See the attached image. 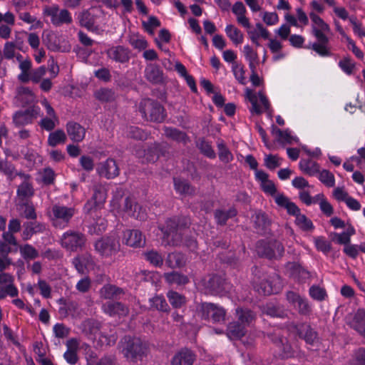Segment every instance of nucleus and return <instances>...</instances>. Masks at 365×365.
<instances>
[{
    "instance_id": "nucleus-1",
    "label": "nucleus",
    "mask_w": 365,
    "mask_h": 365,
    "mask_svg": "<svg viewBox=\"0 0 365 365\" xmlns=\"http://www.w3.org/2000/svg\"><path fill=\"white\" fill-rule=\"evenodd\" d=\"M190 219L185 216H173L167 219L164 225L158 228L163 234V241L170 246L185 245L189 247H195L197 242L192 238L185 240L184 236L189 229Z\"/></svg>"
},
{
    "instance_id": "nucleus-2",
    "label": "nucleus",
    "mask_w": 365,
    "mask_h": 365,
    "mask_svg": "<svg viewBox=\"0 0 365 365\" xmlns=\"http://www.w3.org/2000/svg\"><path fill=\"white\" fill-rule=\"evenodd\" d=\"M309 17L313 22L312 34L316 38L317 41L306 48L313 50L321 57L331 56L332 53L329 46V38L325 34L326 32H329V26L314 12H311Z\"/></svg>"
},
{
    "instance_id": "nucleus-3",
    "label": "nucleus",
    "mask_w": 365,
    "mask_h": 365,
    "mask_svg": "<svg viewBox=\"0 0 365 365\" xmlns=\"http://www.w3.org/2000/svg\"><path fill=\"white\" fill-rule=\"evenodd\" d=\"M121 352L127 360L136 363L147 357L150 344L139 337L125 336L121 340Z\"/></svg>"
},
{
    "instance_id": "nucleus-4",
    "label": "nucleus",
    "mask_w": 365,
    "mask_h": 365,
    "mask_svg": "<svg viewBox=\"0 0 365 365\" xmlns=\"http://www.w3.org/2000/svg\"><path fill=\"white\" fill-rule=\"evenodd\" d=\"M252 272L255 274L254 287L259 294L271 295L278 294L282 290V278L276 272L262 273L257 277V273L259 274L260 271L257 266L252 268Z\"/></svg>"
},
{
    "instance_id": "nucleus-5",
    "label": "nucleus",
    "mask_w": 365,
    "mask_h": 365,
    "mask_svg": "<svg viewBox=\"0 0 365 365\" xmlns=\"http://www.w3.org/2000/svg\"><path fill=\"white\" fill-rule=\"evenodd\" d=\"M138 110L146 120L154 123H162L167 117L163 106L156 100L144 98L139 103Z\"/></svg>"
},
{
    "instance_id": "nucleus-6",
    "label": "nucleus",
    "mask_w": 365,
    "mask_h": 365,
    "mask_svg": "<svg viewBox=\"0 0 365 365\" xmlns=\"http://www.w3.org/2000/svg\"><path fill=\"white\" fill-rule=\"evenodd\" d=\"M198 284L205 294L212 296L222 294L227 292L230 288L224 275L214 273L203 277Z\"/></svg>"
},
{
    "instance_id": "nucleus-7",
    "label": "nucleus",
    "mask_w": 365,
    "mask_h": 365,
    "mask_svg": "<svg viewBox=\"0 0 365 365\" xmlns=\"http://www.w3.org/2000/svg\"><path fill=\"white\" fill-rule=\"evenodd\" d=\"M256 250L260 257L267 259H280L284 253L283 244L275 239L260 240L256 244Z\"/></svg>"
},
{
    "instance_id": "nucleus-8",
    "label": "nucleus",
    "mask_w": 365,
    "mask_h": 365,
    "mask_svg": "<svg viewBox=\"0 0 365 365\" xmlns=\"http://www.w3.org/2000/svg\"><path fill=\"white\" fill-rule=\"evenodd\" d=\"M197 315L203 320L213 323H220L225 321L226 311L216 304L202 302L197 307Z\"/></svg>"
},
{
    "instance_id": "nucleus-9",
    "label": "nucleus",
    "mask_w": 365,
    "mask_h": 365,
    "mask_svg": "<svg viewBox=\"0 0 365 365\" xmlns=\"http://www.w3.org/2000/svg\"><path fill=\"white\" fill-rule=\"evenodd\" d=\"M87 239L85 234L76 230H68L61 238L62 247L69 252L81 251L86 245Z\"/></svg>"
},
{
    "instance_id": "nucleus-10",
    "label": "nucleus",
    "mask_w": 365,
    "mask_h": 365,
    "mask_svg": "<svg viewBox=\"0 0 365 365\" xmlns=\"http://www.w3.org/2000/svg\"><path fill=\"white\" fill-rule=\"evenodd\" d=\"M43 14L50 17L51 24L56 27L73 22L71 12L66 9L60 10L57 4L45 6L43 9Z\"/></svg>"
},
{
    "instance_id": "nucleus-11",
    "label": "nucleus",
    "mask_w": 365,
    "mask_h": 365,
    "mask_svg": "<svg viewBox=\"0 0 365 365\" xmlns=\"http://www.w3.org/2000/svg\"><path fill=\"white\" fill-rule=\"evenodd\" d=\"M95 250L103 257L116 255L120 248L119 240L114 236L103 237L94 243Z\"/></svg>"
},
{
    "instance_id": "nucleus-12",
    "label": "nucleus",
    "mask_w": 365,
    "mask_h": 365,
    "mask_svg": "<svg viewBox=\"0 0 365 365\" xmlns=\"http://www.w3.org/2000/svg\"><path fill=\"white\" fill-rule=\"evenodd\" d=\"M290 327L299 339L304 340L306 344L314 346L318 343V333L309 323L292 322Z\"/></svg>"
},
{
    "instance_id": "nucleus-13",
    "label": "nucleus",
    "mask_w": 365,
    "mask_h": 365,
    "mask_svg": "<svg viewBox=\"0 0 365 365\" xmlns=\"http://www.w3.org/2000/svg\"><path fill=\"white\" fill-rule=\"evenodd\" d=\"M285 296L288 303L297 311L299 315L309 317L312 314V307L305 297L294 291H287Z\"/></svg>"
},
{
    "instance_id": "nucleus-14",
    "label": "nucleus",
    "mask_w": 365,
    "mask_h": 365,
    "mask_svg": "<svg viewBox=\"0 0 365 365\" xmlns=\"http://www.w3.org/2000/svg\"><path fill=\"white\" fill-rule=\"evenodd\" d=\"M53 225L65 227L74 215V209L63 205H54L52 207Z\"/></svg>"
},
{
    "instance_id": "nucleus-15",
    "label": "nucleus",
    "mask_w": 365,
    "mask_h": 365,
    "mask_svg": "<svg viewBox=\"0 0 365 365\" xmlns=\"http://www.w3.org/2000/svg\"><path fill=\"white\" fill-rule=\"evenodd\" d=\"M96 170L101 177H103L108 180L113 179L120 174V168L116 160L111 158L101 162Z\"/></svg>"
},
{
    "instance_id": "nucleus-16",
    "label": "nucleus",
    "mask_w": 365,
    "mask_h": 365,
    "mask_svg": "<svg viewBox=\"0 0 365 365\" xmlns=\"http://www.w3.org/2000/svg\"><path fill=\"white\" fill-rule=\"evenodd\" d=\"M254 227L257 234L264 235L271 231V220L262 210L257 211L252 216Z\"/></svg>"
},
{
    "instance_id": "nucleus-17",
    "label": "nucleus",
    "mask_w": 365,
    "mask_h": 365,
    "mask_svg": "<svg viewBox=\"0 0 365 365\" xmlns=\"http://www.w3.org/2000/svg\"><path fill=\"white\" fill-rule=\"evenodd\" d=\"M38 110V108L29 107L24 110H19L13 115V123L16 127L30 124L36 117Z\"/></svg>"
},
{
    "instance_id": "nucleus-18",
    "label": "nucleus",
    "mask_w": 365,
    "mask_h": 365,
    "mask_svg": "<svg viewBox=\"0 0 365 365\" xmlns=\"http://www.w3.org/2000/svg\"><path fill=\"white\" fill-rule=\"evenodd\" d=\"M197 356L195 353L188 349L182 348L178 350L171 359L172 365H193Z\"/></svg>"
},
{
    "instance_id": "nucleus-19",
    "label": "nucleus",
    "mask_w": 365,
    "mask_h": 365,
    "mask_svg": "<svg viewBox=\"0 0 365 365\" xmlns=\"http://www.w3.org/2000/svg\"><path fill=\"white\" fill-rule=\"evenodd\" d=\"M123 240L132 247H141L145 243V237L139 230H126L123 232Z\"/></svg>"
},
{
    "instance_id": "nucleus-20",
    "label": "nucleus",
    "mask_w": 365,
    "mask_h": 365,
    "mask_svg": "<svg viewBox=\"0 0 365 365\" xmlns=\"http://www.w3.org/2000/svg\"><path fill=\"white\" fill-rule=\"evenodd\" d=\"M18 242L12 233L4 231L2 233V239L0 240V253L4 256H7L13 251H16Z\"/></svg>"
},
{
    "instance_id": "nucleus-21",
    "label": "nucleus",
    "mask_w": 365,
    "mask_h": 365,
    "mask_svg": "<svg viewBox=\"0 0 365 365\" xmlns=\"http://www.w3.org/2000/svg\"><path fill=\"white\" fill-rule=\"evenodd\" d=\"M125 209L129 215L136 220L143 221L147 217L145 209L129 197L125 200Z\"/></svg>"
},
{
    "instance_id": "nucleus-22",
    "label": "nucleus",
    "mask_w": 365,
    "mask_h": 365,
    "mask_svg": "<svg viewBox=\"0 0 365 365\" xmlns=\"http://www.w3.org/2000/svg\"><path fill=\"white\" fill-rule=\"evenodd\" d=\"M107 55L111 60L120 63H125L130 60V51L123 46L111 47L107 51Z\"/></svg>"
},
{
    "instance_id": "nucleus-23",
    "label": "nucleus",
    "mask_w": 365,
    "mask_h": 365,
    "mask_svg": "<svg viewBox=\"0 0 365 365\" xmlns=\"http://www.w3.org/2000/svg\"><path fill=\"white\" fill-rule=\"evenodd\" d=\"M45 230L43 223L35 220L27 221L23 224V232L21 237L23 240H30L32 236L37 233H41Z\"/></svg>"
},
{
    "instance_id": "nucleus-24",
    "label": "nucleus",
    "mask_w": 365,
    "mask_h": 365,
    "mask_svg": "<svg viewBox=\"0 0 365 365\" xmlns=\"http://www.w3.org/2000/svg\"><path fill=\"white\" fill-rule=\"evenodd\" d=\"M145 78L153 84H160L163 81V71L155 63L148 64L144 71Z\"/></svg>"
},
{
    "instance_id": "nucleus-25",
    "label": "nucleus",
    "mask_w": 365,
    "mask_h": 365,
    "mask_svg": "<svg viewBox=\"0 0 365 365\" xmlns=\"http://www.w3.org/2000/svg\"><path fill=\"white\" fill-rule=\"evenodd\" d=\"M287 267L290 277L300 283L304 282L310 277L309 272L297 262H289Z\"/></svg>"
},
{
    "instance_id": "nucleus-26",
    "label": "nucleus",
    "mask_w": 365,
    "mask_h": 365,
    "mask_svg": "<svg viewBox=\"0 0 365 365\" xmlns=\"http://www.w3.org/2000/svg\"><path fill=\"white\" fill-rule=\"evenodd\" d=\"M275 202L280 207L284 208L288 215L294 216L295 218L301 214L300 209L293 202L290 201L289 197L283 194H279L275 197Z\"/></svg>"
},
{
    "instance_id": "nucleus-27",
    "label": "nucleus",
    "mask_w": 365,
    "mask_h": 365,
    "mask_svg": "<svg viewBox=\"0 0 365 365\" xmlns=\"http://www.w3.org/2000/svg\"><path fill=\"white\" fill-rule=\"evenodd\" d=\"M66 131L71 140L76 143L81 142L86 135V129L84 127L73 121L67 123Z\"/></svg>"
},
{
    "instance_id": "nucleus-28",
    "label": "nucleus",
    "mask_w": 365,
    "mask_h": 365,
    "mask_svg": "<svg viewBox=\"0 0 365 365\" xmlns=\"http://www.w3.org/2000/svg\"><path fill=\"white\" fill-rule=\"evenodd\" d=\"M93 260L91 254L86 252L78 255L72 259V264L81 274H84L88 267L93 265Z\"/></svg>"
},
{
    "instance_id": "nucleus-29",
    "label": "nucleus",
    "mask_w": 365,
    "mask_h": 365,
    "mask_svg": "<svg viewBox=\"0 0 365 365\" xmlns=\"http://www.w3.org/2000/svg\"><path fill=\"white\" fill-rule=\"evenodd\" d=\"M175 192L182 196H192L195 194V187L187 180L180 178H173Z\"/></svg>"
},
{
    "instance_id": "nucleus-30",
    "label": "nucleus",
    "mask_w": 365,
    "mask_h": 365,
    "mask_svg": "<svg viewBox=\"0 0 365 365\" xmlns=\"http://www.w3.org/2000/svg\"><path fill=\"white\" fill-rule=\"evenodd\" d=\"M237 210L232 206L227 210L222 209H216L214 212V219L217 225H226L228 220L232 219L237 215Z\"/></svg>"
},
{
    "instance_id": "nucleus-31",
    "label": "nucleus",
    "mask_w": 365,
    "mask_h": 365,
    "mask_svg": "<svg viewBox=\"0 0 365 365\" xmlns=\"http://www.w3.org/2000/svg\"><path fill=\"white\" fill-rule=\"evenodd\" d=\"M103 309L106 314L110 316H125L127 314L128 308L121 302H108L103 305Z\"/></svg>"
},
{
    "instance_id": "nucleus-32",
    "label": "nucleus",
    "mask_w": 365,
    "mask_h": 365,
    "mask_svg": "<svg viewBox=\"0 0 365 365\" xmlns=\"http://www.w3.org/2000/svg\"><path fill=\"white\" fill-rule=\"evenodd\" d=\"M165 264L170 268H180L185 265L186 257L182 252H174L169 253L166 259Z\"/></svg>"
},
{
    "instance_id": "nucleus-33",
    "label": "nucleus",
    "mask_w": 365,
    "mask_h": 365,
    "mask_svg": "<svg viewBox=\"0 0 365 365\" xmlns=\"http://www.w3.org/2000/svg\"><path fill=\"white\" fill-rule=\"evenodd\" d=\"M124 294L123 289L113 284H106L100 290L101 297L107 299H117Z\"/></svg>"
},
{
    "instance_id": "nucleus-34",
    "label": "nucleus",
    "mask_w": 365,
    "mask_h": 365,
    "mask_svg": "<svg viewBox=\"0 0 365 365\" xmlns=\"http://www.w3.org/2000/svg\"><path fill=\"white\" fill-rule=\"evenodd\" d=\"M246 328L239 322H231L227 327V336L232 339H240L245 335Z\"/></svg>"
},
{
    "instance_id": "nucleus-35",
    "label": "nucleus",
    "mask_w": 365,
    "mask_h": 365,
    "mask_svg": "<svg viewBox=\"0 0 365 365\" xmlns=\"http://www.w3.org/2000/svg\"><path fill=\"white\" fill-rule=\"evenodd\" d=\"M351 327L365 338V311L359 309L351 323Z\"/></svg>"
},
{
    "instance_id": "nucleus-36",
    "label": "nucleus",
    "mask_w": 365,
    "mask_h": 365,
    "mask_svg": "<svg viewBox=\"0 0 365 365\" xmlns=\"http://www.w3.org/2000/svg\"><path fill=\"white\" fill-rule=\"evenodd\" d=\"M164 278L168 284L178 286L185 285L190 282L187 275L175 271L165 273Z\"/></svg>"
},
{
    "instance_id": "nucleus-37",
    "label": "nucleus",
    "mask_w": 365,
    "mask_h": 365,
    "mask_svg": "<svg viewBox=\"0 0 365 365\" xmlns=\"http://www.w3.org/2000/svg\"><path fill=\"white\" fill-rule=\"evenodd\" d=\"M299 167L300 170L309 176H314L319 173L320 165L318 163L312 160L302 159L299 161Z\"/></svg>"
},
{
    "instance_id": "nucleus-38",
    "label": "nucleus",
    "mask_w": 365,
    "mask_h": 365,
    "mask_svg": "<svg viewBox=\"0 0 365 365\" xmlns=\"http://www.w3.org/2000/svg\"><path fill=\"white\" fill-rule=\"evenodd\" d=\"M149 304L150 309L161 312L167 313L170 309L165 298L163 295L155 294L152 298H150Z\"/></svg>"
},
{
    "instance_id": "nucleus-39",
    "label": "nucleus",
    "mask_w": 365,
    "mask_h": 365,
    "mask_svg": "<svg viewBox=\"0 0 365 365\" xmlns=\"http://www.w3.org/2000/svg\"><path fill=\"white\" fill-rule=\"evenodd\" d=\"M196 145L200 153L205 157L210 159L216 158V153L212 148L211 142L207 140L205 138H198L196 141Z\"/></svg>"
},
{
    "instance_id": "nucleus-40",
    "label": "nucleus",
    "mask_w": 365,
    "mask_h": 365,
    "mask_svg": "<svg viewBox=\"0 0 365 365\" xmlns=\"http://www.w3.org/2000/svg\"><path fill=\"white\" fill-rule=\"evenodd\" d=\"M108 227V221L102 217H97L94 219V222L88 227V232L90 235H101Z\"/></svg>"
},
{
    "instance_id": "nucleus-41",
    "label": "nucleus",
    "mask_w": 365,
    "mask_h": 365,
    "mask_svg": "<svg viewBox=\"0 0 365 365\" xmlns=\"http://www.w3.org/2000/svg\"><path fill=\"white\" fill-rule=\"evenodd\" d=\"M263 313L271 317L284 319L287 317V312L284 308L273 303L267 304L264 307Z\"/></svg>"
},
{
    "instance_id": "nucleus-42",
    "label": "nucleus",
    "mask_w": 365,
    "mask_h": 365,
    "mask_svg": "<svg viewBox=\"0 0 365 365\" xmlns=\"http://www.w3.org/2000/svg\"><path fill=\"white\" fill-rule=\"evenodd\" d=\"M225 31L229 38L235 45L241 44L244 40L243 34L241 31L232 24H228L225 29Z\"/></svg>"
},
{
    "instance_id": "nucleus-43",
    "label": "nucleus",
    "mask_w": 365,
    "mask_h": 365,
    "mask_svg": "<svg viewBox=\"0 0 365 365\" xmlns=\"http://www.w3.org/2000/svg\"><path fill=\"white\" fill-rule=\"evenodd\" d=\"M236 314L240 323L243 324L245 327H248L255 319L254 312L247 308L238 307L236 309Z\"/></svg>"
},
{
    "instance_id": "nucleus-44",
    "label": "nucleus",
    "mask_w": 365,
    "mask_h": 365,
    "mask_svg": "<svg viewBox=\"0 0 365 365\" xmlns=\"http://www.w3.org/2000/svg\"><path fill=\"white\" fill-rule=\"evenodd\" d=\"M167 297L170 304L175 309L182 307L186 303L185 297L173 290L168 292Z\"/></svg>"
},
{
    "instance_id": "nucleus-45",
    "label": "nucleus",
    "mask_w": 365,
    "mask_h": 365,
    "mask_svg": "<svg viewBox=\"0 0 365 365\" xmlns=\"http://www.w3.org/2000/svg\"><path fill=\"white\" fill-rule=\"evenodd\" d=\"M66 135L63 130L58 129L48 135V144L51 147H56L66 141Z\"/></svg>"
},
{
    "instance_id": "nucleus-46",
    "label": "nucleus",
    "mask_w": 365,
    "mask_h": 365,
    "mask_svg": "<svg viewBox=\"0 0 365 365\" xmlns=\"http://www.w3.org/2000/svg\"><path fill=\"white\" fill-rule=\"evenodd\" d=\"M164 133L167 138L177 142H184L187 138V135L185 132L175 128L165 126L164 128Z\"/></svg>"
},
{
    "instance_id": "nucleus-47",
    "label": "nucleus",
    "mask_w": 365,
    "mask_h": 365,
    "mask_svg": "<svg viewBox=\"0 0 365 365\" xmlns=\"http://www.w3.org/2000/svg\"><path fill=\"white\" fill-rule=\"evenodd\" d=\"M95 98L101 102H111L115 98V92L113 89L101 88L94 93Z\"/></svg>"
},
{
    "instance_id": "nucleus-48",
    "label": "nucleus",
    "mask_w": 365,
    "mask_h": 365,
    "mask_svg": "<svg viewBox=\"0 0 365 365\" xmlns=\"http://www.w3.org/2000/svg\"><path fill=\"white\" fill-rule=\"evenodd\" d=\"M218 155L220 160L224 163H229L234 159L232 153L223 141L217 143Z\"/></svg>"
},
{
    "instance_id": "nucleus-49",
    "label": "nucleus",
    "mask_w": 365,
    "mask_h": 365,
    "mask_svg": "<svg viewBox=\"0 0 365 365\" xmlns=\"http://www.w3.org/2000/svg\"><path fill=\"white\" fill-rule=\"evenodd\" d=\"M16 193L17 195L23 200L32 197L34 194V190L32 185L29 181L24 180L18 187Z\"/></svg>"
},
{
    "instance_id": "nucleus-50",
    "label": "nucleus",
    "mask_w": 365,
    "mask_h": 365,
    "mask_svg": "<svg viewBox=\"0 0 365 365\" xmlns=\"http://www.w3.org/2000/svg\"><path fill=\"white\" fill-rule=\"evenodd\" d=\"M79 21L81 26L85 27L88 31H93L96 29L94 17L88 11L82 12Z\"/></svg>"
},
{
    "instance_id": "nucleus-51",
    "label": "nucleus",
    "mask_w": 365,
    "mask_h": 365,
    "mask_svg": "<svg viewBox=\"0 0 365 365\" xmlns=\"http://www.w3.org/2000/svg\"><path fill=\"white\" fill-rule=\"evenodd\" d=\"M160 149L158 145L154 144L143 150L144 157L148 163L156 162L160 156Z\"/></svg>"
},
{
    "instance_id": "nucleus-52",
    "label": "nucleus",
    "mask_w": 365,
    "mask_h": 365,
    "mask_svg": "<svg viewBox=\"0 0 365 365\" xmlns=\"http://www.w3.org/2000/svg\"><path fill=\"white\" fill-rule=\"evenodd\" d=\"M127 136L138 140H145L148 138V133L139 127L130 125L127 128Z\"/></svg>"
},
{
    "instance_id": "nucleus-53",
    "label": "nucleus",
    "mask_w": 365,
    "mask_h": 365,
    "mask_svg": "<svg viewBox=\"0 0 365 365\" xmlns=\"http://www.w3.org/2000/svg\"><path fill=\"white\" fill-rule=\"evenodd\" d=\"M296 225L303 231L307 232L314 229L313 222L305 215L300 214L295 218Z\"/></svg>"
},
{
    "instance_id": "nucleus-54",
    "label": "nucleus",
    "mask_w": 365,
    "mask_h": 365,
    "mask_svg": "<svg viewBox=\"0 0 365 365\" xmlns=\"http://www.w3.org/2000/svg\"><path fill=\"white\" fill-rule=\"evenodd\" d=\"M318 179L327 187H332L335 185V178L333 173L328 170H319Z\"/></svg>"
},
{
    "instance_id": "nucleus-55",
    "label": "nucleus",
    "mask_w": 365,
    "mask_h": 365,
    "mask_svg": "<svg viewBox=\"0 0 365 365\" xmlns=\"http://www.w3.org/2000/svg\"><path fill=\"white\" fill-rule=\"evenodd\" d=\"M339 67L346 75H351L356 67V63L351 59L350 57L346 56L341 59L338 63Z\"/></svg>"
},
{
    "instance_id": "nucleus-56",
    "label": "nucleus",
    "mask_w": 365,
    "mask_h": 365,
    "mask_svg": "<svg viewBox=\"0 0 365 365\" xmlns=\"http://www.w3.org/2000/svg\"><path fill=\"white\" fill-rule=\"evenodd\" d=\"M40 175L41 177V182L44 185L48 186L54 183L56 175L51 168L47 167L43 168V170L40 172Z\"/></svg>"
},
{
    "instance_id": "nucleus-57",
    "label": "nucleus",
    "mask_w": 365,
    "mask_h": 365,
    "mask_svg": "<svg viewBox=\"0 0 365 365\" xmlns=\"http://www.w3.org/2000/svg\"><path fill=\"white\" fill-rule=\"evenodd\" d=\"M145 259L156 267H160L163 264V258L161 255L155 250H150L145 253Z\"/></svg>"
},
{
    "instance_id": "nucleus-58",
    "label": "nucleus",
    "mask_w": 365,
    "mask_h": 365,
    "mask_svg": "<svg viewBox=\"0 0 365 365\" xmlns=\"http://www.w3.org/2000/svg\"><path fill=\"white\" fill-rule=\"evenodd\" d=\"M309 296L314 300L322 302L327 297L325 289L319 286L312 285L309 289Z\"/></svg>"
},
{
    "instance_id": "nucleus-59",
    "label": "nucleus",
    "mask_w": 365,
    "mask_h": 365,
    "mask_svg": "<svg viewBox=\"0 0 365 365\" xmlns=\"http://www.w3.org/2000/svg\"><path fill=\"white\" fill-rule=\"evenodd\" d=\"M314 245L318 251L328 254L331 250V244L324 237L319 236L314 238Z\"/></svg>"
},
{
    "instance_id": "nucleus-60",
    "label": "nucleus",
    "mask_w": 365,
    "mask_h": 365,
    "mask_svg": "<svg viewBox=\"0 0 365 365\" xmlns=\"http://www.w3.org/2000/svg\"><path fill=\"white\" fill-rule=\"evenodd\" d=\"M160 20L155 16H150L147 21L142 22L145 31L151 35L154 34V29L160 26Z\"/></svg>"
},
{
    "instance_id": "nucleus-61",
    "label": "nucleus",
    "mask_w": 365,
    "mask_h": 365,
    "mask_svg": "<svg viewBox=\"0 0 365 365\" xmlns=\"http://www.w3.org/2000/svg\"><path fill=\"white\" fill-rule=\"evenodd\" d=\"M19 294V290L14 284L0 285V300L5 299L7 296L16 297Z\"/></svg>"
},
{
    "instance_id": "nucleus-62",
    "label": "nucleus",
    "mask_w": 365,
    "mask_h": 365,
    "mask_svg": "<svg viewBox=\"0 0 365 365\" xmlns=\"http://www.w3.org/2000/svg\"><path fill=\"white\" fill-rule=\"evenodd\" d=\"M21 256L25 259H34L38 256V252L32 245L26 244L20 248Z\"/></svg>"
},
{
    "instance_id": "nucleus-63",
    "label": "nucleus",
    "mask_w": 365,
    "mask_h": 365,
    "mask_svg": "<svg viewBox=\"0 0 365 365\" xmlns=\"http://www.w3.org/2000/svg\"><path fill=\"white\" fill-rule=\"evenodd\" d=\"M351 365H365V347H359L354 351Z\"/></svg>"
},
{
    "instance_id": "nucleus-64",
    "label": "nucleus",
    "mask_w": 365,
    "mask_h": 365,
    "mask_svg": "<svg viewBox=\"0 0 365 365\" xmlns=\"http://www.w3.org/2000/svg\"><path fill=\"white\" fill-rule=\"evenodd\" d=\"M79 164L82 169L87 173L92 172L95 166L93 158L87 155H83L80 157Z\"/></svg>"
}]
</instances>
